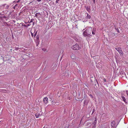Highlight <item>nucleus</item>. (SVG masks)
<instances>
[{"instance_id":"1","label":"nucleus","mask_w":128,"mask_h":128,"mask_svg":"<svg viewBox=\"0 0 128 128\" xmlns=\"http://www.w3.org/2000/svg\"><path fill=\"white\" fill-rule=\"evenodd\" d=\"M95 29L96 28H93V30H92L91 28H89L88 29H86V34H88V35L89 37L90 38L92 36V34L93 35L95 34Z\"/></svg>"},{"instance_id":"2","label":"nucleus","mask_w":128,"mask_h":128,"mask_svg":"<svg viewBox=\"0 0 128 128\" xmlns=\"http://www.w3.org/2000/svg\"><path fill=\"white\" fill-rule=\"evenodd\" d=\"M71 48L72 49L74 50H77L80 49L81 48L77 44L72 46Z\"/></svg>"},{"instance_id":"3","label":"nucleus","mask_w":128,"mask_h":128,"mask_svg":"<svg viewBox=\"0 0 128 128\" xmlns=\"http://www.w3.org/2000/svg\"><path fill=\"white\" fill-rule=\"evenodd\" d=\"M115 49L118 52L120 56L123 55V53L121 48H116Z\"/></svg>"},{"instance_id":"4","label":"nucleus","mask_w":128,"mask_h":128,"mask_svg":"<svg viewBox=\"0 0 128 128\" xmlns=\"http://www.w3.org/2000/svg\"><path fill=\"white\" fill-rule=\"evenodd\" d=\"M117 125V124L115 120L112 121L110 123V125L112 128H115Z\"/></svg>"},{"instance_id":"5","label":"nucleus","mask_w":128,"mask_h":128,"mask_svg":"<svg viewBox=\"0 0 128 128\" xmlns=\"http://www.w3.org/2000/svg\"><path fill=\"white\" fill-rule=\"evenodd\" d=\"M7 17L5 16L4 14L0 13V19L2 20L4 19H6Z\"/></svg>"},{"instance_id":"6","label":"nucleus","mask_w":128,"mask_h":128,"mask_svg":"<svg viewBox=\"0 0 128 128\" xmlns=\"http://www.w3.org/2000/svg\"><path fill=\"white\" fill-rule=\"evenodd\" d=\"M121 97L122 99V100L126 104H128V100L126 99L125 98L124 96H121Z\"/></svg>"},{"instance_id":"7","label":"nucleus","mask_w":128,"mask_h":128,"mask_svg":"<svg viewBox=\"0 0 128 128\" xmlns=\"http://www.w3.org/2000/svg\"><path fill=\"white\" fill-rule=\"evenodd\" d=\"M89 102V100L87 98H86L84 102V106H85V105H87L88 104Z\"/></svg>"},{"instance_id":"8","label":"nucleus","mask_w":128,"mask_h":128,"mask_svg":"<svg viewBox=\"0 0 128 128\" xmlns=\"http://www.w3.org/2000/svg\"><path fill=\"white\" fill-rule=\"evenodd\" d=\"M4 62V58L2 55H0V64H2Z\"/></svg>"},{"instance_id":"9","label":"nucleus","mask_w":128,"mask_h":128,"mask_svg":"<svg viewBox=\"0 0 128 128\" xmlns=\"http://www.w3.org/2000/svg\"><path fill=\"white\" fill-rule=\"evenodd\" d=\"M65 72V75H66V76H69V75L70 74V72L69 71L67 70H66Z\"/></svg>"},{"instance_id":"10","label":"nucleus","mask_w":128,"mask_h":128,"mask_svg":"<svg viewBox=\"0 0 128 128\" xmlns=\"http://www.w3.org/2000/svg\"><path fill=\"white\" fill-rule=\"evenodd\" d=\"M48 98L47 97H45L43 99V101L45 104H46L48 102Z\"/></svg>"},{"instance_id":"11","label":"nucleus","mask_w":128,"mask_h":128,"mask_svg":"<svg viewBox=\"0 0 128 128\" xmlns=\"http://www.w3.org/2000/svg\"><path fill=\"white\" fill-rule=\"evenodd\" d=\"M52 104H54V105H58L57 104H58V103H57L56 102V100H53L52 101Z\"/></svg>"},{"instance_id":"12","label":"nucleus","mask_w":128,"mask_h":128,"mask_svg":"<svg viewBox=\"0 0 128 128\" xmlns=\"http://www.w3.org/2000/svg\"><path fill=\"white\" fill-rule=\"evenodd\" d=\"M96 120H95L93 124H92V125L93 126V128H95V127L96 126Z\"/></svg>"},{"instance_id":"13","label":"nucleus","mask_w":128,"mask_h":128,"mask_svg":"<svg viewBox=\"0 0 128 128\" xmlns=\"http://www.w3.org/2000/svg\"><path fill=\"white\" fill-rule=\"evenodd\" d=\"M39 35L38 34L36 37V42H39Z\"/></svg>"},{"instance_id":"14","label":"nucleus","mask_w":128,"mask_h":128,"mask_svg":"<svg viewBox=\"0 0 128 128\" xmlns=\"http://www.w3.org/2000/svg\"><path fill=\"white\" fill-rule=\"evenodd\" d=\"M20 24H21L22 26H24L26 27H28V26H29L30 25V24H27V25H25L23 23H20Z\"/></svg>"},{"instance_id":"15","label":"nucleus","mask_w":128,"mask_h":128,"mask_svg":"<svg viewBox=\"0 0 128 128\" xmlns=\"http://www.w3.org/2000/svg\"><path fill=\"white\" fill-rule=\"evenodd\" d=\"M83 35L84 36L89 37V36L88 35V34H86V30L83 33Z\"/></svg>"},{"instance_id":"16","label":"nucleus","mask_w":128,"mask_h":128,"mask_svg":"<svg viewBox=\"0 0 128 128\" xmlns=\"http://www.w3.org/2000/svg\"><path fill=\"white\" fill-rule=\"evenodd\" d=\"M71 58L72 59H74L75 58V56L74 54H72L70 56Z\"/></svg>"},{"instance_id":"17","label":"nucleus","mask_w":128,"mask_h":128,"mask_svg":"<svg viewBox=\"0 0 128 128\" xmlns=\"http://www.w3.org/2000/svg\"><path fill=\"white\" fill-rule=\"evenodd\" d=\"M91 16L88 13H87V16H86V18L88 19H90L91 18Z\"/></svg>"},{"instance_id":"18","label":"nucleus","mask_w":128,"mask_h":128,"mask_svg":"<svg viewBox=\"0 0 128 128\" xmlns=\"http://www.w3.org/2000/svg\"><path fill=\"white\" fill-rule=\"evenodd\" d=\"M120 74H121L122 75V77H123V76H126V75L125 74V73L124 72H121L120 73Z\"/></svg>"},{"instance_id":"19","label":"nucleus","mask_w":128,"mask_h":128,"mask_svg":"<svg viewBox=\"0 0 128 128\" xmlns=\"http://www.w3.org/2000/svg\"><path fill=\"white\" fill-rule=\"evenodd\" d=\"M43 128H51L50 126H45Z\"/></svg>"},{"instance_id":"20","label":"nucleus","mask_w":128,"mask_h":128,"mask_svg":"<svg viewBox=\"0 0 128 128\" xmlns=\"http://www.w3.org/2000/svg\"><path fill=\"white\" fill-rule=\"evenodd\" d=\"M35 32V30H34V32H35L34 34V36H34V38L36 36V34H37V32H38V31H36V32Z\"/></svg>"},{"instance_id":"21","label":"nucleus","mask_w":128,"mask_h":128,"mask_svg":"<svg viewBox=\"0 0 128 128\" xmlns=\"http://www.w3.org/2000/svg\"><path fill=\"white\" fill-rule=\"evenodd\" d=\"M88 12L90 10V7H87L86 8Z\"/></svg>"},{"instance_id":"22","label":"nucleus","mask_w":128,"mask_h":128,"mask_svg":"<svg viewBox=\"0 0 128 128\" xmlns=\"http://www.w3.org/2000/svg\"><path fill=\"white\" fill-rule=\"evenodd\" d=\"M38 15H40V13H39V12H38V13H36L35 14V16L36 17H37Z\"/></svg>"},{"instance_id":"23","label":"nucleus","mask_w":128,"mask_h":128,"mask_svg":"<svg viewBox=\"0 0 128 128\" xmlns=\"http://www.w3.org/2000/svg\"><path fill=\"white\" fill-rule=\"evenodd\" d=\"M95 108H94L93 110H92V114L94 112H94V114H95L96 113V112H95Z\"/></svg>"},{"instance_id":"24","label":"nucleus","mask_w":128,"mask_h":128,"mask_svg":"<svg viewBox=\"0 0 128 128\" xmlns=\"http://www.w3.org/2000/svg\"><path fill=\"white\" fill-rule=\"evenodd\" d=\"M19 49H20V50H19V51H20V52H22L23 51V50H22V49H23L24 50H25L23 48H19Z\"/></svg>"},{"instance_id":"25","label":"nucleus","mask_w":128,"mask_h":128,"mask_svg":"<svg viewBox=\"0 0 128 128\" xmlns=\"http://www.w3.org/2000/svg\"><path fill=\"white\" fill-rule=\"evenodd\" d=\"M30 33L31 36L33 37L34 36V33L32 32V31H31Z\"/></svg>"},{"instance_id":"26","label":"nucleus","mask_w":128,"mask_h":128,"mask_svg":"<svg viewBox=\"0 0 128 128\" xmlns=\"http://www.w3.org/2000/svg\"><path fill=\"white\" fill-rule=\"evenodd\" d=\"M42 50L44 51V52L46 51V49L45 48H43L42 49Z\"/></svg>"},{"instance_id":"27","label":"nucleus","mask_w":128,"mask_h":128,"mask_svg":"<svg viewBox=\"0 0 128 128\" xmlns=\"http://www.w3.org/2000/svg\"><path fill=\"white\" fill-rule=\"evenodd\" d=\"M34 20V19H32L31 20H30V22H29V23H31V22H33V21Z\"/></svg>"},{"instance_id":"28","label":"nucleus","mask_w":128,"mask_h":128,"mask_svg":"<svg viewBox=\"0 0 128 128\" xmlns=\"http://www.w3.org/2000/svg\"><path fill=\"white\" fill-rule=\"evenodd\" d=\"M19 49V48H18V47H15L14 48V50H18Z\"/></svg>"},{"instance_id":"29","label":"nucleus","mask_w":128,"mask_h":128,"mask_svg":"<svg viewBox=\"0 0 128 128\" xmlns=\"http://www.w3.org/2000/svg\"><path fill=\"white\" fill-rule=\"evenodd\" d=\"M115 29H116V30H117V32L118 33H119L120 32H119V30H118V28H115Z\"/></svg>"},{"instance_id":"30","label":"nucleus","mask_w":128,"mask_h":128,"mask_svg":"<svg viewBox=\"0 0 128 128\" xmlns=\"http://www.w3.org/2000/svg\"><path fill=\"white\" fill-rule=\"evenodd\" d=\"M69 126V124H67V126H66L65 127V128H68Z\"/></svg>"},{"instance_id":"31","label":"nucleus","mask_w":128,"mask_h":128,"mask_svg":"<svg viewBox=\"0 0 128 128\" xmlns=\"http://www.w3.org/2000/svg\"><path fill=\"white\" fill-rule=\"evenodd\" d=\"M39 116H40V114L36 115V118L39 117Z\"/></svg>"},{"instance_id":"32","label":"nucleus","mask_w":128,"mask_h":128,"mask_svg":"<svg viewBox=\"0 0 128 128\" xmlns=\"http://www.w3.org/2000/svg\"><path fill=\"white\" fill-rule=\"evenodd\" d=\"M60 0H56V3H58V1Z\"/></svg>"},{"instance_id":"33","label":"nucleus","mask_w":128,"mask_h":128,"mask_svg":"<svg viewBox=\"0 0 128 128\" xmlns=\"http://www.w3.org/2000/svg\"><path fill=\"white\" fill-rule=\"evenodd\" d=\"M103 80H104V81L105 82H106V79H105V78H104V79H103Z\"/></svg>"},{"instance_id":"34","label":"nucleus","mask_w":128,"mask_h":128,"mask_svg":"<svg viewBox=\"0 0 128 128\" xmlns=\"http://www.w3.org/2000/svg\"><path fill=\"white\" fill-rule=\"evenodd\" d=\"M96 82H97V84H98V80L97 79H96Z\"/></svg>"},{"instance_id":"35","label":"nucleus","mask_w":128,"mask_h":128,"mask_svg":"<svg viewBox=\"0 0 128 128\" xmlns=\"http://www.w3.org/2000/svg\"><path fill=\"white\" fill-rule=\"evenodd\" d=\"M90 96L92 98H93V97L92 96V94H90Z\"/></svg>"},{"instance_id":"36","label":"nucleus","mask_w":128,"mask_h":128,"mask_svg":"<svg viewBox=\"0 0 128 128\" xmlns=\"http://www.w3.org/2000/svg\"><path fill=\"white\" fill-rule=\"evenodd\" d=\"M126 93L127 95V96H128V90L127 91H126Z\"/></svg>"},{"instance_id":"37","label":"nucleus","mask_w":128,"mask_h":128,"mask_svg":"<svg viewBox=\"0 0 128 128\" xmlns=\"http://www.w3.org/2000/svg\"><path fill=\"white\" fill-rule=\"evenodd\" d=\"M20 1V0H18V1H16V2L18 3Z\"/></svg>"},{"instance_id":"38","label":"nucleus","mask_w":128,"mask_h":128,"mask_svg":"<svg viewBox=\"0 0 128 128\" xmlns=\"http://www.w3.org/2000/svg\"><path fill=\"white\" fill-rule=\"evenodd\" d=\"M39 42H36V46H37L38 45V44Z\"/></svg>"},{"instance_id":"39","label":"nucleus","mask_w":128,"mask_h":128,"mask_svg":"<svg viewBox=\"0 0 128 128\" xmlns=\"http://www.w3.org/2000/svg\"><path fill=\"white\" fill-rule=\"evenodd\" d=\"M41 0H36V1H37L39 2Z\"/></svg>"},{"instance_id":"40","label":"nucleus","mask_w":128,"mask_h":128,"mask_svg":"<svg viewBox=\"0 0 128 128\" xmlns=\"http://www.w3.org/2000/svg\"><path fill=\"white\" fill-rule=\"evenodd\" d=\"M93 1L94 3V4L95 3V0H93Z\"/></svg>"},{"instance_id":"41","label":"nucleus","mask_w":128,"mask_h":128,"mask_svg":"<svg viewBox=\"0 0 128 128\" xmlns=\"http://www.w3.org/2000/svg\"><path fill=\"white\" fill-rule=\"evenodd\" d=\"M9 7V6L7 5L6 7V8H8Z\"/></svg>"},{"instance_id":"42","label":"nucleus","mask_w":128,"mask_h":128,"mask_svg":"<svg viewBox=\"0 0 128 128\" xmlns=\"http://www.w3.org/2000/svg\"><path fill=\"white\" fill-rule=\"evenodd\" d=\"M6 5V4H4L2 6H3L4 7L5 6V5Z\"/></svg>"},{"instance_id":"43","label":"nucleus","mask_w":128,"mask_h":128,"mask_svg":"<svg viewBox=\"0 0 128 128\" xmlns=\"http://www.w3.org/2000/svg\"><path fill=\"white\" fill-rule=\"evenodd\" d=\"M18 6L17 4H16L14 6Z\"/></svg>"},{"instance_id":"44","label":"nucleus","mask_w":128,"mask_h":128,"mask_svg":"<svg viewBox=\"0 0 128 128\" xmlns=\"http://www.w3.org/2000/svg\"><path fill=\"white\" fill-rule=\"evenodd\" d=\"M11 12H10L9 13V14H8L9 15V16L11 14Z\"/></svg>"},{"instance_id":"45","label":"nucleus","mask_w":128,"mask_h":128,"mask_svg":"<svg viewBox=\"0 0 128 128\" xmlns=\"http://www.w3.org/2000/svg\"><path fill=\"white\" fill-rule=\"evenodd\" d=\"M90 80H91V82H93V81H92V80L91 78L90 79Z\"/></svg>"},{"instance_id":"46","label":"nucleus","mask_w":128,"mask_h":128,"mask_svg":"<svg viewBox=\"0 0 128 128\" xmlns=\"http://www.w3.org/2000/svg\"><path fill=\"white\" fill-rule=\"evenodd\" d=\"M15 7H16V6H14V7H13V8H15Z\"/></svg>"},{"instance_id":"47","label":"nucleus","mask_w":128,"mask_h":128,"mask_svg":"<svg viewBox=\"0 0 128 128\" xmlns=\"http://www.w3.org/2000/svg\"><path fill=\"white\" fill-rule=\"evenodd\" d=\"M8 60V61H9V60H10H10Z\"/></svg>"},{"instance_id":"48","label":"nucleus","mask_w":128,"mask_h":128,"mask_svg":"<svg viewBox=\"0 0 128 128\" xmlns=\"http://www.w3.org/2000/svg\"><path fill=\"white\" fill-rule=\"evenodd\" d=\"M25 23L26 24L28 22H25Z\"/></svg>"},{"instance_id":"49","label":"nucleus","mask_w":128,"mask_h":128,"mask_svg":"<svg viewBox=\"0 0 128 128\" xmlns=\"http://www.w3.org/2000/svg\"><path fill=\"white\" fill-rule=\"evenodd\" d=\"M34 24V22H33V25Z\"/></svg>"},{"instance_id":"50","label":"nucleus","mask_w":128,"mask_h":128,"mask_svg":"<svg viewBox=\"0 0 128 128\" xmlns=\"http://www.w3.org/2000/svg\"><path fill=\"white\" fill-rule=\"evenodd\" d=\"M83 100V99H82V100L81 101H82V100Z\"/></svg>"},{"instance_id":"51","label":"nucleus","mask_w":128,"mask_h":128,"mask_svg":"<svg viewBox=\"0 0 128 128\" xmlns=\"http://www.w3.org/2000/svg\"><path fill=\"white\" fill-rule=\"evenodd\" d=\"M84 98H85V96H84V98H83V99H84Z\"/></svg>"},{"instance_id":"52","label":"nucleus","mask_w":128,"mask_h":128,"mask_svg":"<svg viewBox=\"0 0 128 128\" xmlns=\"http://www.w3.org/2000/svg\"><path fill=\"white\" fill-rule=\"evenodd\" d=\"M12 50V49H10V50L11 51Z\"/></svg>"},{"instance_id":"53","label":"nucleus","mask_w":128,"mask_h":128,"mask_svg":"<svg viewBox=\"0 0 128 128\" xmlns=\"http://www.w3.org/2000/svg\"><path fill=\"white\" fill-rule=\"evenodd\" d=\"M17 24H19V23H17Z\"/></svg>"},{"instance_id":"54","label":"nucleus","mask_w":128,"mask_h":128,"mask_svg":"<svg viewBox=\"0 0 128 128\" xmlns=\"http://www.w3.org/2000/svg\"><path fill=\"white\" fill-rule=\"evenodd\" d=\"M91 78H93V77H92Z\"/></svg>"},{"instance_id":"55","label":"nucleus","mask_w":128,"mask_h":128,"mask_svg":"<svg viewBox=\"0 0 128 128\" xmlns=\"http://www.w3.org/2000/svg\"><path fill=\"white\" fill-rule=\"evenodd\" d=\"M94 77V79H95V77Z\"/></svg>"},{"instance_id":"56","label":"nucleus","mask_w":128,"mask_h":128,"mask_svg":"<svg viewBox=\"0 0 128 128\" xmlns=\"http://www.w3.org/2000/svg\"><path fill=\"white\" fill-rule=\"evenodd\" d=\"M81 121H80V122H81Z\"/></svg>"}]
</instances>
